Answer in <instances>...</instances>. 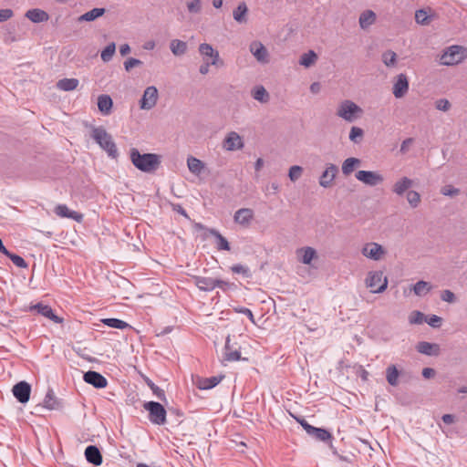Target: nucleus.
Instances as JSON below:
<instances>
[{
    "label": "nucleus",
    "mask_w": 467,
    "mask_h": 467,
    "mask_svg": "<svg viewBox=\"0 0 467 467\" xmlns=\"http://www.w3.org/2000/svg\"><path fill=\"white\" fill-rule=\"evenodd\" d=\"M113 101L109 95H100L98 98V108L101 114L108 116L111 112Z\"/></svg>",
    "instance_id": "nucleus-25"
},
{
    "label": "nucleus",
    "mask_w": 467,
    "mask_h": 467,
    "mask_svg": "<svg viewBox=\"0 0 467 467\" xmlns=\"http://www.w3.org/2000/svg\"><path fill=\"white\" fill-rule=\"evenodd\" d=\"M223 147L229 151L241 150L244 147V141L237 132L231 131L223 140Z\"/></svg>",
    "instance_id": "nucleus-15"
},
{
    "label": "nucleus",
    "mask_w": 467,
    "mask_h": 467,
    "mask_svg": "<svg viewBox=\"0 0 467 467\" xmlns=\"http://www.w3.org/2000/svg\"><path fill=\"white\" fill-rule=\"evenodd\" d=\"M199 53L203 58V61L209 60L213 66L222 67L223 60L220 57L219 52L215 50L210 44L202 43L199 46Z\"/></svg>",
    "instance_id": "nucleus-8"
},
{
    "label": "nucleus",
    "mask_w": 467,
    "mask_h": 467,
    "mask_svg": "<svg viewBox=\"0 0 467 467\" xmlns=\"http://www.w3.org/2000/svg\"><path fill=\"white\" fill-rule=\"evenodd\" d=\"M252 96L255 100L261 103H266L270 99L268 92L263 86L255 87L252 91Z\"/></svg>",
    "instance_id": "nucleus-39"
},
{
    "label": "nucleus",
    "mask_w": 467,
    "mask_h": 467,
    "mask_svg": "<svg viewBox=\"0 0 467 467\" xmlns=\"http://www.w3.org/2000/svg\"><path fill=\"white\" fill-rule=\"evenodd\" d=\"M409 91V80L405 74H399L393 83L392 93L396 99L403 98Z\"/></svg>",
    "instance_id": "nucleus-11"
},
{
    "label": "nucleus",
    "mask_w": 467,
    "mask_h": 467,
    "mask_svg": "<svg viewBox=\"0 0 467 467\" xmlns=\"http://www.w3.org/2000/svg\"><path fill=\"white\" fill-rule=\"evenodd\" d=\"M438 349H439V348L437 345L431 344L429 342H425V341L420 342L417 346V350L420 353L429 355V356L436 355L438 352Z\"/></svg>",
    "instance_id": "nucleus-37"
},
{
    "label": "nucleus",
    "mask_w": 467,
    "mask_h": 467,
    "mask_svg": "<svg viewBox=\"0 0 467 467\" xmlns=\"http://www.w3.org/2000/svg\"><path fill=\"white\" fill-rule=\"evenodd\" d=\"M413 185V181L408 177H402L399 181H397L393 185V192L397 195H403L411 186Z\"/></svg>",
    "instance_id": "nucleus-23"
},
{
    "label": "nucleus",
    "mask_w": 467,
    "mask_h": 467,
    "mask_svg": "<svg viewBox=\"0 0 467 467\" xmlns=\"http://www.w3.org/2000/svg\"><path fill=\"white\" fill-rule=\"evenodd\" d=\"M101 322L109 327L118 329H126L130 327V326L127 322L118 318H104L101 319Z\"/></svg>",
    "instance_id": "nucleus-42"
},
{
    "label": "nucleus",
    "mask_w": 467,
    "mask_h": 467,
    "mask_svg": "<svg viewBox=\"0 0 467 467\" xmlns=\"http://www.w3.org/2000/svg\"><path fill=\"white\" fill-rule=\"evenodd\" d=\"M12 392L20 403H26L30 398L31 386L26 381H20L13 387Z\"/></svg>",
    "instance_id": "nucleus-12"
},
{
    "label": "nucleus",
    "mask_w": 467,
    "mask_h": 467,
    "mask_svg": "<svg viewBox=\"0 0 467 467\" xmlns=\"http://www.w3.org/2000/svg\"><path fill=\"white\" fill-rule=\"evenodd\" d=\"M78 83L79 81L77 78H63L58 80L57 87L60 90L71 91L78 88Z\"/></svg>",
    "instance_id": "nucleus-36"
},
{
    "label": "nucleus",
    "mask_w": 467,
    "mask_h": 467,
    "mask_svg": "<svg viewBox=\"0 0 467 467\" xmlns=\"http://www.w3.org/2000/svg\"><path fill=\"white\" fill-rule=\"evenodd\" d=\"M363 109L350 99L342 100L337 107V116L347 122L352 123L360 119Z\"/></svg>",
    "instance_id": "nucleus-3"
},
{
    "label": "nucleus",
    "mask_w": 467,
    "mask_h": 467,
    "mask_svg": "<svg viewBox=\"0 0 467 467\" xmlns=\"http://www.w3.org/2000/svg\"><path fill=\"white\" fill-rule=\"evenodd\" d=\"M356 178L364 184L371 187L377 186L384 181V177L379 172L372 171H358L356 173Z\"/></svg>",
    "instance_id": "nucleus-10"
},
{
    "label": "nucleus",
    "mask_w": 467,
    "mask_h": 467,
    "mask_svg": "<svg viewBox=\"0 0 467 467\" xmlns=\"http://www.w3.org/2000/svg\"><path fill=\"white\" fill-rule=\"evenodd\" d=\"M55 213L61 218H70L79 223L83 219V215L78 212L71 211L66 204H58L55 208Z\"/></svg>",
    "instance_id": "nucleus-21"
},
{
    "label": "nucleus",
    "mask_w": 467,
    "mask_h": 467,
    "mask_svg": "<svg viewBox=\"0 0 467 467\" xmlns=\"http://www.w3.org/2000/svg\"><path fill=\"white\" fill-rule=\"evenodd\" d=\"M415 20L420 25H427L429 23V16L425 10H418L415 14Z\"/></svg>",
    "instance_id": "nucleus-52"
},
{
    "label": "nucleus",
    "mask_w": 467,
    "mask_h": 467,
    "mask_svg": "<svg viewBox=\"0 0 467 467\" xmlns=\"http://www.w3.org/2000/svg\"><path fill=\"white\" fill-rule=\"evenodd\" d=\"M441 192L445 196H455L459 193V189L451 185H445L441 188Z\"/></svg>",
    "instance_id": "nucleus-56"
},
{
    "label": "nucleus",
    "mask_w": 467,
    "mask_h": 467,
    "mask_svg": "<svg viewBox=\"0 0 467 467\" xmlns=\"http://www.w3.org/2000/svg\"><path fill=\"white\" fill-rule=\"evenodd\" d=\"M25 16L26 18H28L33 23L46 22L49 18L47 12H45L41 9H38V8H34V9H30V10L26 11Z\"/></svg>",
    "instance_id": "nucleus-26"
},
{
    "label": "nucleus",
    "mask_w": 467,
    "mask_h": 467,
    "mask_svg": "<svg viewBox=\"0 0 467 467\" xmlns=\"http://www.w3.org/2000/svg\"><path fill=\"white\" fill-rule=\"evenodd\" d=\"M223 358L224 360L230 362L241 359L240 347H238L236 343L231 344L230 336L226 337Z\"/></svg>",
    "instance_id": "nucleus-18"
},
{
    "label": "nucleus",
    "mask_w": 467,
    "mask_h": 467,
    "mask_svg": "<svg viewBox=\"0 0 467 467\" xmlns=\"http://www.w3.org/2000/svg\"><path fill=\"white\" fill-rule=\"evenodd\" d=\"M158 99L159 92L157 88L154 86L147 87L139 102L140 109L150 110L156 106Z\"/></svg>",
    "instance_id": "nucleus-7"
},
{
    "label": "nucleus",
    "mask_w": 467,
    "mask_h": 467,
    "mask_svg": "<svg viewBox=\"0 0 467 467\" xmlns=\"http://www.w3.org/2000/svg\"><path fill=\"white\" fill-rule=\"evenodd\" d=\"M115 51H116V45L115 43H110L102 51H101V54H100V57L102 59V61L104 62H109L112 59L113 57V55L115 54Z\"/></svg>",
    "instance_id": "nucleus-43"
},
{
    "label": "nucleus",
    "mask_w": 467,
    "mask_h": 467,
    "mask_svg": "<svg viewBox=\"0 0 467 467\" xmlns=\"http://www.w3.org/2000/svg\"><path fill=\"white\" fill-rule=\"evenodd\" d=\"M427 323L432 327H438L441 326V318L438 316L432 315L428 320Z\"/></svg>",
    "instance_id": "nucleus-61"
},
{
    "label": "nucleus",
    "mask_w": 467,
    "mask_h": 467,
    "mask_svg": "<svg viewBox=\"0 0 467 467\" xmlns=\"http://www.w3.org/2000/svg\"><path fill=\"white\" fill-rule=\"evenodd\" d=\"M250 52L262 64L269 62V54L266 47L260 41H253L249 47Z\"/></svg>",
    "instance_id": "nucleus-14"
},
{
    "label": "nucleus",
    "mask_w": 467,
    "mask_h": 467,
    "mask_svg": "<svg viewBox=\"0 0 467 467\" xmlns=\"http://www.w3.org/2000/svg\"><path fill=\"white\" fill-rule=\"evenodd\" d=\"M223 376L220 377H211V378H204L200 379L197 382V387L200 389H210L217 386L221 380L223 379Z\"/></svg>",
    "instance_id": "nucleus-31"
},
{
    "label": "nucleus",
    "mask_w": 467,
    "mask_h": 467,
    "mask_svg": "<svg viewBox=\"0 0 467 467\" xmlns=\"http://www.w3.org/2000/svg\"><path fill=\"white\" fill-rule=\"evenodd\" d=\"M85 457L88 462L94 465L99 466L102 463V455L99 448L95 445H89L86 448Z\"/></svg>",
    "instance_id": "nucleus-22"
},
{
    "label": "nucleus",
    "mask_w": 467,
    "mask_h": 467,
    "mask_svg": "<svg viewBox=\"0 0 467 467\" xmlns=\"http://www.w3.org/2000/svg\"><path fill=\"white\" fill-rule=\"evenodd\" d=\"M337 172L338 169L335 164L330 163L327 165L326 170L322 172L319 178L320 186L324 188H329L332 185Z\"/></svg>",
    "instance_id": "nucleus-16"
},
{
    "label": "nucleus",
    "mask_w": 467,
    "mask_h": 467,
    "mask_svg": "<svg viewBox=\"0 0 467 467\" xmlns=\"http://www.w3.org/2000/svg\"><path fill=\"white\" fill-rule=\"evenodd\" d=\"M296 254L297 260L304 265H310L314 259L317 258V251L310 246L298 248Z\"/></svg>",
    "instance_id": "nucleus-20"
},
{
    "label": "nucleus",
    "mask_w": 467,
    "mask_h": 467,
    "mask_svg": "<svg viewBox=\"0 0 467 467\" xmlns=\"http://www.w3.org/2000/svg\"><path fill=\"white\" fill-rule=\"evenodd\" d=\"M441 299L445 302L452 303L455 300L454 294L450 290H444L441 296Z\"/></svg>",
    "instance_id": "nucleus-59"
},
{
    "label": "nucleus",
    "mask_w": 467,
    "mask_h": 467,
    "mask_svg": "<svg viewBox=\"0 0 467 467\" xmlns=\"http://www.w3.org/2000/svg\"><path fill=\"white\" fill-rule=\"evenodd\" d=\"M302 173L303 168L298 165H294L289 169L288 177L291 182H295L302 176Z\"/></svg>",
    "instance_id": "nucleus-51"
},
{
    "label": "nucleus",
    "mask_w": 467,
    "mask_h": 467,
    "mask_svg": "<svg viewBox=\"0 0 467 467\" xmlns=\"http://www.w3.org/2000/svg\"><path fill=\"white\" fill-rule=\"evenodd\" d=\"M435 107L439 110L447 111L451 108V103L446 99H441L435 102Z\"/></svg>",
    "instance_id": "nucleus-55"
},
{
    "label": "nucleus",
    "mask_w": 467,
    "mask_h": 467,
    "mask_svg": "<svg viewBox=\"0 0 467 467\" xmlns=\"http://www.w3.org/2000/svg\"><path fill=\"white\" fill-rule=\"evenodd\" d=\"M234 286V285L233 283L215 278V288H220L223 292H226L232 289Z\"/></svg>",
    "instance_id": "nucleus-53"
},
{
    "label": "nucleus",
    "mask_w": 467,
    "mask_h": 467,
    "mask_svg": "<svg viewBox=\"0 0 467 467\" xmlns=\"http://www.w3.org/2000/svg\"><path fill=\"white\" fill-rule=\"evenodd\" d=\"M235 311L237 313L245 315L253 323H254V317L253 312L249 308L242 306V307L235 308Z\"/></svg>",
    "instance_id": "nucleus-58"
},
{
    "label": "nucleus",
    "mask_w": 467,
    "mask_h": 467,
    "mask_svg": "<svg viewBox=\"0 0 467 467\" xmlns=\"http://www.w3.org/2000/svg\"><path fill=\"white\" fill-rule=\"evenodd\" d=\"M364 131L359 127H352L349 132V140L354 143H359L362 140Z\"/></svg>",
    "instance_id": "nucleus-47"
},
{
    "label": "nucleus",
    "mask_w": 467,
    "mask_h": 467,
    "mask_svg": "<svg viewBox=\"0 0 467 467\" xmlns=\"http://www.w3.org/2000/svg\"><path fill=\"white\" fill-rule=\"evenodd\" d=\"M431 285L425 281H419L412 287L414 294L418 296H424L431 291Z\"/></svg>",
    "instance_id": "nucleus-41"
},
{
    "label": "nucleus",
    "mask_w": 467,
    "mask_h": 467,
    "mask_svg": "<svg viewBox=\"0 0 467 467\" xmlns=\"http://www.w3.org/2000/svg\"><path fill=\"white\" fill-rule=\"evenodd\" d=\"M361 164V161L355 157L346 159L341 166L342 173L345 176L350 175Z\"/></svg>",
    "instance_id": "nucleus-27"
},
{
    "label": "nucleus",
    "mask_w": 467,
    "mask_h": 467,
    "mask_svg": "<svg viewBox=\"0 0 467 467\" xmlns=\"http://www.w3.org/2000/svg\"><path fill=\"white\" fill-rule=\"evenodd\" d=\"M317 59V54L313 50H309L300 57L299 64L305 67H309L316 63Z\"/></svg>",
    "instance_id": "nucleus-40"
},
{
    "label": "nucleus",
    "mask_w": 467,
    "mask_h": 467,
    "mask_svg": "<svg viewBox=\"0 0 467 467\" xmlns=\"http://www.w3.org/2000/svg\"><path fill=\"white\" fill-rule=\"evenodd\" d=\"M144 410L149 412V420L156 425H163L166 423V410L159 402L148 401L143 404Z\"/></svg>",
    "instance_id": "nucleus-6"
},
{
    "label": "nucleus",
    "mask_w": 467,
    "mask_h": 467,
    "mask_svg": "<svg viewBox=\"0 0 467 467\" xmlns=\"http://www.w3.org/2000/svg\"><path fill=\"white\" fill-rule=\"evenodd\" d=\"M29 310L30 311H36L38 314H40L41 316L52 320L53 322L57 323V324H60L63 322V318L57 317L53 309L51 308V306H49L48 305H45L43 303H37L36 305H32L29 306Z\"/></svg>",
    "instance_id": "nucleus-13"
},
{
    "label": "nucleus",
    "mask_w": 467,
    "mask_h": 467,
    "mask_svg": "<svg viewBox=\"0 0 467 467\" xmlns=\"http://www.w3.org/2000/svg\"><path fill=\"white\" fill-rule=\"evenodd\" d=\"M367 287L370 288L372 293H382L388 287V278L384 276L382 271H369L365 280Z\"/></svg>",
    "instance_id": "nucleus-5"
},
{
    "label": "nucleus",
    "mask_w": 467,
    "mask_h": 467,
    "mask_svg": "<svg viewBox=\"0 0 467 467\" xmlns=\"http://www.w3.org/2000/svg\"><path fill=\"white\" fill-rule=\"evenodd\" d=\"M308 435L320 441H331L332 435L326 429L312 427Z\"/></svg>",
    "instance_id": "nucleus-30"
},
{
    "label": "nucleus",
    "mask_w": 467,
    "mask_h": 467,
    "mask_svg": "<svg viewBox=\"0 0 467 467\" xmlns=\"http://www.w3.org/2000/svg\"><path fill=\"white\" fill-rule=\"evenodd\" d=\"M254 217V211L250 208H242L234 213V220L236 223L248 227Z\"/></svg>",
    "instance_id": "nucleus-17"
},
{
    "label": "nucleus",
    "mask_w": 467,
    "mask_h": 467,
    "mask_svg": "<svg viewBox=\"0 0 467 467\" xmlns=\"http://www.w3.org/2000/svg\"><path fill=\"white\" fill-rule=\"evenodd\" d=\"M5 255H6L14 265L20 268H26V262L19 255L10 253L8 250H5Z\"/></svg>",
    "instance_id": "nucleus-46"
},
{
    "label": "nucleus",
    "mask_w": 467,
    "mask_h": 467,
    "mask_svg": "<svg viewBox=\"0 0 467 467\" xmlns=\"http://www.w3.org/2000/svg\"><path fill=\"white\" fill-rule=\"evenodd\" d=\"M195 285L198 286L200 290L202 291H212L215 289V278L213 277H205V276H196Z\"/></svg>",
    "instance_id": "nucleus-29"
},
{
    "label": "nucleus",
    "mask_w": 467,
    "mask_h": 467,
    "mask_svg": "<svg viewBox=\"0 0 467 467\" xmlns=\"http://www.w3.org/2000/svg\"><path fill=\"white\" fill-rule=\"evenodd\" d=\"M130 161L132 164L143 172H153L161 164L160 156L154 153L141 154L137 149L130 150Z\"/></svg>",
    "instance_id": "nucleus-1"
},
{
    "label": "nucleus",
    "mask_w": 467,
    "mask_h": 467,
    "mask_svg": "<svg viewBox=\"0 0 467 467\" xmlns=\"http://www.w3.org/2000/svg\"><path fill=\"white\" fill-rule=\"evenodd\" d=\"M57 402L54 395V392L51 389H49L43 400V406L48 410H54L57 408Z\"/></svg>",
    "instance_id": "nucleus-44"
},
{
    "label": "nucleus",
    "mask_w": 467,
    "mask_h": 467,
    "mask_svg": "<svg viewBox=\"0 0 467 467\" xmlns=\"http://www.w3.org/2000/svg\"><path fill=\"white\" fill-rule=\"evenodd\" d=\"M296 420L308 434L313 426L310 425L305 419H296Z\"/></svg>",
    "instance_id": "nucleus-63"
},
{
    "label": "nucleus",
    "mask_w": 467,
    "mask_h": 467,
    "mask_svg": "<svg viewBox=\"0 0 467 467\" xmlns=\"http://www.w3.org/2000/svg\"><path fill=\"white\" fill-rule=\"evenodd\" d=\"M187 10L191 14H200L202 9V0H190L186 4Z\"/></svg>",
    "instance_id": "nucleus-50"
},
{
    "label": "nucleus",
    "mask_w": 467,
    "mask_h": 467,
    "mask_svg": "<svg viewBox=\"0 0 467 467\" xmlns=\"http://www.w3.org/2000/svg\"><path fill=\"white\" fill-rule=\"evenodd\" d=\"M208 233L215 237L216 248L218 250L230 251V244L225 237H223L219 231L215 229H207Z\"/></svg>",
    "instance_id": "nucleus-33"
},
{
    "label": "nucleus",
    "mask_w": 467,
    "mask_h": 467,
    "mask_svg": "<svg viewBox=\"0 0 467 467\" xmlns=\"http://www.w3.org/2000/svg\"><path fill=\"white\" fill-rule=\"evenodd\" d=\"M83 379L87 383L94 386L97 389H103L108 385L107 379L96 371L89 370L86 372Z\"/></svg>",
    "instance_id": "nucleus-19"
},
{
    "label": "nucleus",
    "mask_w": 467,
    "mask_h": 467,
    "mask_svg": "<svg viewBox=\"0 0 467 467\" xmlns=\"http://www.w3.org/2000/svg\"><path fill=\"white\" fill-rule=\"evenodd\" d=\"M187 166L189 171L197 176H199L205 169V164L201 160L192 156L187 158Z\"/></svg>",
    "instance_id": "nucleus-28"
},
{
    "label": "nucleus",
    "mask_w": 467,
    "mask_h": 467,
    "mask_svg": "<svg viewBox=\"0 0 467 467\" xmlns=\"http://www.w3.org/2000/svg\"><path fill=\"white\" fill-rule=\"evenodd\" d=\"M435 375V371L433 368H425L422 369V376L425 379H431Z\"/></svg>",
    "instance_id": "nucleus-64"
},
{
    "label": "nucleus",
    "mask_w": 467,
    "mask_h": 467,
    "mask_svg": "<svg viewBox=\"0 0 467 467\" xmlns=\"http://www.w3.org/2000/svg\"><path fill=\"white\" fill-rule=\"evenodd\" d=\"M105 13V9L104 8H93L92 10L81 15L79 17H78V21L79 22H84V21H87V22H89V21H94L95 19H97L98 17L103 16Z\"/></svg>",
    "instance_id": "nucleus-38"
},
{
    "label": "nucleus",
    "mask_w": 467,
    "mask_h": 467,
    "mask_svg": "<svg viewBox=\"0 0 467 467\" xmlns=\"http://www.w3.org/2000/svg\"><path fill=\"white\" fill-rule=\"evenodd\" d=\"M92 139L107 151L109 156L115 158L118 155V150L112 137L103 127H93L91 129Z\"/></svg>",
    "instance_id": "nucleus-2"
},
{
    "label": "nucleus",
    "mask_w": 467,
    "mask_h": 467,
    "mask_svg": "<svg viewBox=\"0 0 467 467\" xmlns=\"http://www.w3.org/2000/svg\"><path fill=\"white\" fill-rule=\"evenodd\" d=\"M361 254L370 260L379 261L386 254V250L381 244L370 242L364 244Z\"/></svg>",
    "instance_id": "nucleus-9"
},
{
    "label": "nucleus",
    "mask_w": 467,
    "mask_h": 467,
    "mask_svg": "<svg viewBox=\"0 0 467 467\" xmlns=\"http://www.w3.org/2000/svg\"><path fill=\"white\" fill-rule=\"evenodd\" d=\"M410 324H421L424 320V315L419 311H414L409 317Z\"/></svg>",
    "instance_id": "nucleus-54"
},
{
    "label": "nucleus",
    "mask_w": 467,
    "mask_h": 467,
    "mask_svg": "<svg viewBox=\"0 0 467 467\" xmlns=\"http://www.w3.org/2000/svg\"><path fill=\"white\" fill-rule=\"evenodd\" d=\"M210 66H213L209 60L203 61V63L200 66L199 71L202 75H206L209 73Z\"/></svg>",
    "instance_id": "nucleus-62"
},
{
    "label": "nucleus",
    "mask_w": 467,
    "mask_h": 467,
    "mask_svg": "<svg viewBox=\"0 0 467 467\" xmlns=\"http://www.w3.org/2000/svg\"><path fill=\"white\" fill-rule=\"evenodd\" d=\"M376 21V14L372 10L364 11L358 19L359 26L362 29H366Z\"/></svg>",
    "instance_id": "nucleus-32"
},
{
    "label": "nucleus",
    "mask_w": 467,
    "mask_h": 467,
    "mask_svg": "<svg viewBox=\"0 0 467 467\" xmlns=\"http://www.w3.org/2000/svg\"><path fill=\"white\" fill-rule=\"evenodd\" d=\"M382 61L387 67H394L397 61V55L391 50H388L382 54Z\"/></svg>",
    "instance_id": "nucleus-49"
},
{
    "label": "nucleus",
    "mask_w": 467,
    "mask_h": 467,
    "mask_svg": "<svg viewBox=\"0 0 467 467\" xmlns=\"http://www.w3.org/2000/svg\"><path fill=\"white\" fill-rule=\"evenodd\" d=\"M248 7L244 2L238 4L236 8L233 11L234 19L239 24H245L247 22Z\"/></svg>",
    "instance_id": "nucleus-24"
},
{
    "label": "nucleus",
    "mask_w": 467,
    "mask_h": 467,
    "mask_svg": "<svg viewBox=\"0 0 467 467\" xmlns=\"http://www.w3.org/2000/svg\"><path fill=\"white\" fill-rule=\"evenodd\" d=\"M231 271L234 274L242 275L245 278H250L252 276L250 268L241 264L232 265Z\"/></svg>",
    "instance_id": "nucleus-45"
},
{
    "label": "nucleus",
    "mask_w": 467,
    "mask_h": 467,
    "mask_svg": "<svg viewBox=\"0 0 467 467\" xmlns=\"http://www.w3.org/2000/svg\"><path fill=\"white\" fill-rule=\"evenodd\" d=\"M142 62L140 59L130 57L124 62V67L126 71H130L134 67L141 65Z\"/></svg>",
    "instance_id": "nucleus-57"
},
{
    "label": "nucleus",
    "mask_w": 467,
    "mask_h": 467,
    "mask_svg": "<svg viewBox=\"0 0 467 467\" xmlns=\"http://www.w3.org/2000/svg\"><path fill=\"white\" fill-rule=\"evenodd\" d=\"M467 57V49L461 46H451L441 57V63L445 66H453L461 63Z\"/></svg>",
    "instance_id": "nucleus-4"
},
{
    "label": "nucleus",
    "mask_w": 467,
    "mask_h": 467,
    "mask_svg": "<svg viewBox=\"0 0 467 467\" xmlns=\"http://www.w3.org/2000/svg\"><path fill=\"white\" fill-rule=\"evenodd\" d=\"M14 13L11 9H0V22L6 21L13 16Z\"/></svg>",
    "instance_id": "nucleus-60"
},
{
    "label": "nucleus",
    "mask_w": 467,
    "mask_h": 467,
    "mask_svg": "<svg viewBox=\"0 0 467 467\" xmlns=\"http://www.w3.org/2000/svg\"><path fill=\"white\" fill-rule=\"evenodd\" d=\"M170 48L174 56L180 57L187 52L188 46L187 43L182 40L173 39L170 43Z\"/></svg>",
    "instance_id": "nucleus-34"
},
{
    "label": "nucleus",
    "mask_w": 467,
    "mask_h": 467,
    "mask_svg": "<svg viewBox=\"0 0 467 467\" xmlns=\"http://www.w3.org/2000/svg\"><path fill=\"white\" fill-rule=\"evenodd\" d=\"M400 371L395 365L386 368V379L390 386L396 387L399 384Z\"/></svg>",
    "instance_id": "nucleus-35"
},
{
    "label": "nucleus",
    "mask_w": 467,
    "mask_h": 467,
    "mask_svg": "<svg viewBox=\"0 0 467 467\" xmlns=\"http://www.w3.org/2000/svg\"><path fill=\"white\" fill-rule=\"evenodd\" d=\"M406 197H407V201H408L409 204L412 208L418 207L419 204L420 203V195L416 191H409L407 192Z\"/></svg>",
    "instance_id": "nucleus-48"
}]
</instances>
